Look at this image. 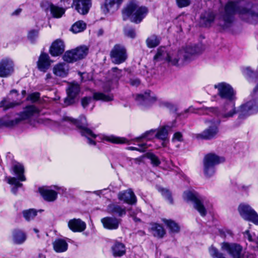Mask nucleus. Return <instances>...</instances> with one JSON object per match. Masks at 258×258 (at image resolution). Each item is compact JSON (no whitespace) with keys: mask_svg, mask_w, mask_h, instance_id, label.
I'll use <instances>...</instances> for the list:
<instances>
[{"mask_svg":"<svg viewBox=\"0 0 258 258\" xmlns=\"http://www.w3.org/2000/svg\"><path fill=\"white\" fill-rule=\"evenodd\" d=\"M238 13L240 18L252 24H258V4L244 1H229L219 16V25L223 29L231 26L234 15Z\"/></svg>","mask_w":258,"mask_h":258,"instance_id":"f257e3e1","label":"nucleus"},{"mask_svg":"<svg viewBox=\"0 0 258 258\" xmlns=\"http://www.w3.org/2000/svg\"><path fill=\"white\" fill-rule=\"evenodd\" d=\"M199 46H187L178 50L168 52L166 62L170 65L180 67L188 62L192 56L200 53Z\"/></svg>","mask_w":258,"mask_h":258,"instance_id":"f03ea898","label":"nucleus"},{"mask_svg":"<svg viewBox=\"0 0 258 258\" xmlns=\"http://www.w3.org/2000/svg\"><path fill=\"white\" fill-rule=\"evenodd\" d=\"M61 123L64 125H67V123L75 125L81 135L87 139V143L90 145H96L94 139L97 136L88 128V124L85 116H81L79 119L76 120L72 117L64 116L62 119Z\"/></svg>","mask_w":258,"mask_h":258,"instance_id":"7ed1b4c3","label":"nucleus"},{"mask_svg":"<svg viewBox=\"0 0 258 258\" xmlns=\"http://www.w3.org/2000/svg\"><path fill=\"white\" fill-rule=\"evenodd\" d=\"M148 12L146 7L140 5L136 1H132L122 10L123 19L125 20L130 17L132 22L139 24L146 17Z\"/></svg>","mask_w":258,"mask_h":258,"instance_id":"20e7f679","label":"nucleus"},{"mask_svg":"<svg viewBox=\"0 0 258 258\" xmlns=\"http://www.w3.org/2000/svg\"><path fill=\"white\" fill-rule=\"evenodd\" d=\"M239 118L244 119L258 112V94L251 92L248 100L241 104L238 111Z\"/></svg>","mask_w":258,"mask_h":258,"instance_id":"39448f33","label":"nucleus"},{"mask_svg":"<svg viewBox=\"0 0 258 258\" xmlns=\"http://www.w3.org/2000/svg\"><path fill=\"white\" fill-rule=\"evenodd\" d=\"M183 198L185 201L192 202L194 207L201 216L204 217L206 215L207 209L204 206L206 201L198 193L195 191L186 190L183 194Z\"/></svg>","mask_w":258,"mask_h":258,"instance_id":"423d86ee","label":"nucleus"},{"mask_svg":"<svg viewBox=\"0 0 258 258\" xmlns=\"http://www.w3.org/2000/svg\"><path fill=\"white\" fill-rule=\"evenodd\" d=\"M234 100L227 101L219 110L217 107L207 108L208 111L219 116L221 118L227 120L233 117L237 113Z\"/></svg>","mask_w":258,"mask_h":258,"instance_id":"0eeeda50","label":"nucleus"},{"mask_svg":"<svg viewBox=\"0 0 258 258\" xmlns=\"http://www.w3.org/2000/svg\"><path fill=\"white\" fill-rule=\"evenodd\" d=\"M224 159L214 153L206 155L203 160L204 172L206 176L211 177L215 172V166L224 162Z\"/></svg>","mask_w":258,"mask_h":258,"instance_id":"6e6552de","label":"nucleus"},{"mask_svg":"<svg viewBox=\"0 0 258 258\" xmlns=\"http://www.w3.org/2000/svg\"><path fill=\"white\" fill-rule=\"evenodd\" d=\"M214 88L217 90V95L221 99L226 101L235 100L236 92L229 84L219 82L215 84Z\"/></svg>","mask_w":258,"mask_h":258,"instance_id":"1a4fd4ad","label":"nucleus"},{"mask_svg":"<svg viewBox=\"0 0 258 258\" xmlns=\"http://www.w3.org/2000/svg\"><path fill=\"white\" fill-rule=\"evenodd\" d=\"M174 126L172 123L171 125H166L158 129L157 132L155 133V131H150L146 132L141 136L134 139V140L139 142L140 140L146 139L148 140L152 139L154 137L158 139L165 141L168 139V132L171 131Z\"/></svg>","mask_w":258,"mask_h":258,"instance_id":"9d476101","label":"nucleus"},{"mask_svg":"<svg viewBox=\"0 0 258 258\" xmlns=\"http://www.w3.org/2000/svg\"><path fill=\"white\" fill-rule=\"evenodd\" d=\"M206 123H209L208 127L205 129L201 133L196 135V138L198 139L204 140H212L215 139L219 132L218 126L220 123L218 120H206Z\"/></svg>","mask_w":258,"mask_h":258,"instance_id":"9b49d317","label":"nucleus"},{"mask_svg":"<svg viewBox=\"0 0 258 258\" xmlns=\"http://www.w3.org/2000/svg\"><path fill=\"white\" fill-rule=\"evenodd\" d=\"M88 53V48L86 46H80L70 51H67L63 56V59L68 62H73L84 58Z\"/></svg>","mask_w":258,"mask_h":258,"instance_id":"f8f14e48","label":"nucleus"},{"mask_svg":"<svg viewBox=\"0 0 258 258\" xmlns=\"http://www.w3.org/2000/svg\"><path fill=\"white\" fill-rule=\"evenodd\" d=\"M238 210L242 218L258 225V214L249 205L241 204Z\"/></svg>","mask_w":258,"mask_h":258,"instance_id":"ddd939ff","label":"nucleus"},{"mask_svg":"<svg viewBox=\"0 0 258 258\" xmlns=\"http://www.w3.org/2000/svg\"><path fill=\"white\" fill-rule=\"evenodd\" d=\"M112 62L114 64H120L124 62L127 57L125 48L120 44L115 45L110 53Z\"/></svg>","mask_w":258,"mask_h":258,"instance_id":"4468645a","label":"nucleus"},{"mask_svg":"<svg viewBox=\"0 0 258 258\" xmlns=\"http://www.w3.org/2000/svg\"><path fill=\"white\" fill-rule=\"evenodd\" d=\"M15 63L10 57H4L0 60V77L7 78L14 72Z\"/></svg>","mask_w":258,"mask_h":258,"instance_id":"2eb2a0df","label":"nucleus"},{"mask_svg":"<svg viewBox=\"0 0 258 258\" xmlns=\"http://www.w3.org/2000/svg\"><path fill=\"white\" fill-rule=\"evenodd\" d=\"M221 248L227 252L232 258H241L242 247L238 244L224 242L221 244Z\"/></svg>","mask_w":258,"mask_h":258,"instance_id":"dca6fc26","label":"nucleus"},{"mask_svg":"<svg viewBox=\"0 0 258 258\" xmlns=\"http://www.w3.org/2000/svg\"><path fill=\"white\" fill-rule=\"evenodd\" d=\"M61 187L57 185L50 187H42L39 188V191L43 198L48 202H53L57 198V192L61 189Z\"/></svg>","mask_w":258,"mask_h":258,"instance_id":"f3484780","label":"nucleus"},{"mask_svg":"<svg viewBox=\"0 0 258 258\" xmlns=\"http://www.w3.org/2000/svg\"><path fill=\"white\" fill-rule=\"evenodd\" d=\"M123 0H105L104 5L101 7L104 14L114 13L120 7Z\"/></svg>","mask_w":258,"mask_h":258,"instance_id":"a211bd4d","label":"nucleus"},{"mask_svg":"<svg viewBox=\"0 0 258 258\" xmlns=\"http://www.w3.org/2000/svg\"><path fill=\"white\" fill-rule=\"evenodd\" d=\"M68 226L74 232H81L85 230L86 224L80 219L74 218L68 221Z\"/></svg>","mask_w":258,"mask_h":258,"instance_id":"6ab92c4d","label":"nucleus"},{"mask_svg":"<svg viewBox=\"0 0 258 258\" xmlns=\"http://www.w3.org/2000/svg\"><path fill=\"white\" fill-rule=\"evenodd\" d=\"M73 6L80 14L85 15L91 7V0H74Z\"/></svg>","mask_w":258,"mask_h":258,"instance_id":"aec40b11","label":"nucleus"},{"mask_svg":"<svg viewBox=\"0 0 258 258\" xmlns=\"http://www.w3.org/2000/svg\"><path fill=\"white\" fill-rule=\"evenodd\" d=\"M26 239L27 234L23 230L20 229H15L12 231L11 240L14 244H22Z\"/></svg>","mask_w":258,"mask_h":258,"instance_id":"412c9836","label":"nucleus"},{"mask_svg":"<svg viewBox=\"0 0 258 258\" xmlns=\"http://www.w3.org/2000/svg\"><path fill=\"white\" fill-rule=\"evenodd\" d=\"M101 222L105 229L115 230L118 228L120 220L115 217H106L101 219Z\"/></svg>","mask_w":258,"mask_h":258,"instance_id":"4be33fe9","label":"nucleus"},{"mask_svg":"<svg viewBox=\"0 0 258 258\" xmlns=\"http://www.w3.org/2000/svg\"><path fill=\"white\" fill-rule=\"evenodd\" d=\"M118 198L119 200L131 205H133L137 202L136 197L131 189L119 192Z\"/></svg>","mask_w":258,"mask_h":258,"instance_id":"5701e85b","label":"nucleus"},{"mask_svg":"<svg viewBox=\"0 0 258 258\" xmlns=\"http://www.w3.org/2000/svg\"><path fill=\"white\" fill-rule=\"evenodd\" d=\"M64 51V44L63 41L58 39L55 40L50 48V53L53 56L61 54Z\"/></svg>","mask_w":258,"mask_h":258,"instance_id":"b1692460","label":"nucleus"},{"mask_svg":"<svg viewBox=\"0 0 258 258\" xmlns=\"http://www.w3.org/2000/svg\"><path fill=\"white\" fill-rule=\"evenodd\" d=\"M136 99L140 104L146 105L156 101V98L151 95V92L150 91H147L144 94H138Z\"/></svg>","mask_w":258,"mask_h":258,"instance_id":"393cba45","label":"nucleus"},{"mask_svg":"<svg viewBox=\"0 0 258 258\" xmlns=\"http://www.w3.org/2000/svg\"><path fill=\"white\" fill-rule=\"evenodd\" d=\"M12 170L13 173L16 176V179L20 181H25L26 178L25 176V169L24 166L20 163H14L12 167Z\"/></svg>","mask_w":258,"mask_h":258,"instance_id":"a878e982","label":"nucleus"},{"mask_svg":"<svg viewBox=\"0 0 258 258\" xmlns=\"http://www.w3.org/2000/svg\"><path fill=\"white\" fill-rule=\"evenodd\" d=\"M50 65V62L48 55L45 53H42L37 61V67L39 70L45 72L48 69Z\"/></svg>","mask_w":258,"mask_h":258,"instance_id":"bb28decb","label":"nucleus"},{"mask_svg":"<svg viewBox=\"0 0 258 258\" xmlns=\"http://www.w3.org/2000/svg\"><path fill=\"white\" fill-rule=\"evenodd\" d=\"M113 94L107 92H95L93 94V99L96 101H101L104 102H109L113 100Z\"/></svg>","mask_w":258,"mask_h":258,"instance_id":"cd10ccee","label":"nucleus"},{"mask_svg":"<svg viewBox=\"0 0 258 258\" xmlns=\"http://www.w3.org/2000/svg\"><path fill=\"white\" fill-rule=\"evenodd\" d=\"M241 72L249 83L254 82L258 79V72L252 70L250 67L242 68Z\"/></svg>","mask_w":258,"mask_h":258,"instance_id":"c85d7f7f","label":"nucleus"},{"mask_svg":"<svg viewBox=\"0 0 258 258\" xmlns=\"http://www.w3.org/2000/svg\"><path fill=\"white\" fill-rule=\"evenodd\" d=\"M69 71V65L65 63H60L56 64L53 69V73L57 76L65 77L68 74Z\"/></svg>","mask_w":258,"mask_h":258,"instance_id":"c756f323","label":"nucleus"},{"mask_svg":"<svg viewBox=\"0 0 258 258\" xmlns=\"http://www.w3.org/2000/svg\"><path fill=\"white\" fill-rule=\"evenodd\" d=\"M67 94L68 97L69 98V103H67L68 99H65V103L67 104L71 103L73 99L78 95L80 91V87L77 83H72L70 85L68 89H67Z\"/></svg>","mask_w":258,"mask_h":258,"instance_id":"7c9ffc66","label":"nucleus"},{"mask_svg":"<svg viewBox=\"0 0 258 258\" xmlns=\"http://www.w3.org/2000/svg\"><path fill=\"white\" fill-rule=\"evenodd\" d=\"M111 251L114 256L120 257L125 253V246L123 243L115 241L111 246Z\"/></svg>","mask_w":258,"mask_h":258,"instance_id":"2f4dec72","label":"nucleus"},{"mask_svg":"<svg viewBox=\"0 0 258 258\" xmlns=\"http://www.w3.org/2000/svg\"><path fill=\"white\" fill-rule=\"evenodd\" d=\"M102 141H106L113 144H127L128 140L123 137H118L114 135H102L100 137Z\"/></svg>","mask_w":258,"mask_h":258,"instance_id":"473e14b6","label":"nucleus"},{"mask_svg":"<svg viewBox=\"0 0 258 258\" xmlns=\"http://www.w3.org/2000/svg\"><path fill=\"white\" fill-rule=\"evenodd\" d=\"M168 53L165 47L159 48L153 58L154 62H166Z\"/></svg>","mask_w":258,"mask_h":258,"instance_id":"72a5a7b5","label":"nucleus"},{"mask_svg":"<svg viewBox=\"0 0 258 258\" xmlns=\"http://www.w3.org/2000/svg\"><path fill=\"white\" fill-rule=\"evenodd\" d=\"M54 251L58 253L63 252L68 249V244L66 241L62 239H56L53 242Z\"/></svg>","mask_w":258,"mask_h":258,"instance_id":"f704fd0d","label":"nucleus"},{"mask_svg":"<svg viewBox=\"0 0 258 258\" xmlns=\"http://www.w3.org/2000/svg\"><path fill=\"white\" fill-rule=\"evenodd\" d=\"M39 109L34 105L27 106L22 112L21 117L22 119H28L35 114L38 113Z\"/></svg>","mask_w":258,"mask_h":258,"instance_id":"c9c22d12","label":"nucleus"},{"mask_svg":"<svg viewBox=\"0 0 258 258\" xmlns=\"http://www.w3.org/2000/svg\"><path fill=\"white\" fill-rule=\"evenodd\" d=\"M107 210L108 213L116 214L119 216H122L126 214L125 208L114 204H109L107 207Z\"/></svg>","mask_w":258,"mask_h":258,"instance_id":"e433bc0d","label":"nucleus"},{"mask_svg":"<svg viewBox=\"0 0 258 258\" xmlns=\"http://www.w3.org/2000/svg\"><path fill=\"white\" fill-rule=\"evenodd\" d=\"M150 229L153 235L158 238L163 237L165 234V230L163 227L157 223L151 224Z\"/></svg>","mask_w":258,"mask_h":258,"instance_id":"4c0bfd02","label":"nucleus"},{"mask_svg":"<svg viewBox=\"0 0 258 258\" xmlns=\"http://www.w3.org/2000/svg\"><path fill=\"white\" fill-rule=\"evenodd\" d=\"M49 9L52 17L55 18L61 17L65 13V9L52 4L50 5Z\"/></svg>","mask_w":258,"mask_h":258,"instance_id":"58836bf2","label":"nucleus"},{"mask_svg":"<svg viewBox=\"0 0 258 258\" xmlns=\"http://www.w3.org/2000/svg\"><path fill=\"white\" fill-rule=\"evenodd\" d=\"M6 180L9 184L14 185L11 189L12 192L14 194H16L18 188L23 185V184L20 183V181L18 180L15 177H7Z\"/></svg>","mask_w":258,"mask_h":258,"instance_id":"ea45409f","label":"nucleus"},{"mask_svg":"<svg viewBox=\"0 0 258 258\" xmlns=\"http://www.w3.org/2000/svg\"><path fill=\"white\" fill-rule=\"evenodd\" d=\"M162 221L166 225L172 233H178L180 231V227L177 223L171 220L162 219Z\"/></svg>","mask_w":258,"mask_h":258,"instance_id":"a19ab883","label":"nucleus"},{"mask_svg":"<svg viewBox=\"0 0 258 258\" xmlns=\"http://www.w3.org/2000/svg\"><path fill=\"white\" fill-rule=\"evenodd\" d=\"M243 234L245 239H247L250 242L249 246L254 248L256 247L255 243H258L257 241L258 239V235H256L255 234H251L249 233L248 230L245 231L243 233Z\"/></svg>","mask_w":258,"mask_h":258,"instance_id":"79ce46f5","label":"nucleus"},{"mask_svg":"<svg viewBox=\"0 0 258 258\" xmlns=\"http://www.w3.org/2000/svg\"><path fill=\"white\" fill-rule=\"evenodd\" d=\"M110 73L112 77V81L115 83H117L124 74L122 70L118 69L117 67L112 68L110 71Z\"/></svg>","mask_w":258,"mask_h":258,"instance_id":"37998d69","label":"nucleus"},{"mask_svg":"<svg viewBox=\"0 0 258 258\" xmlns=\"http://www.w3.org/2000/svg\"><path fill=\"white\" fill-rule=\"evenodd\" d=\"M86 28V23L82 21H79L73 25L71 30L74 33H78L83 31Z\"/></svg>","mask_w":258,"mask_h":258,"instance_id":"c03bdc74","label":"nucleus"},{"mask_svg":"<svg viewBox=\"0 0 258 258\" xmlns=\"http://www.w3.org/2000/svg\"><path fill=\"white\" fill-rule=\"evenodd\" d=\"M146 43L148 47H155L159 45L160 43V39L157 36L153 35L147 38L146 40Z\"/></svg>","mask_w":258,"mask_h":258,"instance_id":"a18cd8bd","label":"nucleus"},{"mask_svg":"<svg viewBox=\"0 0 258 258\" xmlns=\"http://www.w3.org/2000/svg\"><path fill=\"white\" fill-rule=\"evenodd\" d=\"M23 216L26 221L33 220L37 215V212L33 209L24 210L22 212Z\"/></svg>","mask_w":258,"mask_h":258,"instance_id":"49530a36","label":"nucleus"},{"mask_svg":"<svg viewBox=\"0 0 258 258\" xmlns=\"http://www.w3.org/2000/svg\"><path fill=\"white\" fill-rule=\"evenodd\" d=\"M209 252L212 258H225L223 253L213 245L209 247Z\"/></svg>","mask_w":258,"mask_h":258,"instance_id":"de8ad7c7","label":"nucleus"},{"mask_svg":"<svg viewBox=\"0 0 258 258\" xmlns=\"http://www.w3.org/2000/svg\"><path fill=\"white\" fill-rule=\"evenodd\" d=\"M18 122L19 119H17L15 120H8L7 117H4L0 118V126H11L18 123Z\"/></svg>","mask_w":258,"mask_h":258,"instance_id":"09e8293b","label":"nucleus"},{"mask_svg":"<svg viewBox=\"0 0 258 258\" xmlns=\"http://www.w3.org/2000/svg\"><path fill=\"white\" fill-rule=\"evenodd\" d=\"M158 190L161 193L162 195L165 198L170 204L173 203V199L170 191L166 188L160 187Z\"/></svg>","mask_w":258,"mask_h":258,"instance_id":"8fccbe9b","label":"nucleus"},{"mask_svg":"<svg viewBox=\"0 0 258 258\" xmlns=\"http://www.w3.org/2000/svg\"><path fill=\"white\" fill-rule=\"evenodd\" d=\"M201 18L207 24V23H211L214 21L215 16L212 12L205 13L204 14L202 15Z\"/></svg>","mask_w":258,"mask_h":258,"instance_id":"3c124183","label":"nucleus"},{"mask_svg":"<svg viewBox=\"0 0 258 258\" xmlns=\"http://www.w3.org/2000/svg\"><path fill=\"white\" fill-rule=\"evenodd\" d=\"M219 233L221 237L225 238L233 237V233L232 231L227 228H222L219 230Z\"/></svg>","mask_w":258,"mask_h":258,"instance_id":"603ef678","label":"nucleus"},{"mask_svg":"<svg viewBox=\"0 0 258 258\" xmlns=\"http://www.w3.org/2000/svg\"><path fill=\"white\" fill-rule=\"evenodd\" d=\"M124 33L126 36L131 38H134L136 36L135 29L130 27H125L124 28Z\"/></svg>","mask_w":258,"mask_h":258,"instance_id":"864d4df0","label":"nucleus"},{"mask_svg":"<svg viewBox=\"0 0 258 258\" xmlns=\"http://www.w3.org/2000/svg\"><path fill=\"white\" fill-rule=\"evenodd\" d=\"M16 105L15 102H10L7 99H4L0 102V107H4L5 110L14 107Z\"/></svg>","mask_w":258,"mask_h":258,"instance_id":"5fc2aeb1","label":"nucleus"},{"mask_svg":"<svg viewBox=\"0 0 258 258\" xmlns=\"http://www.w3.org/2000/svg\"><path fill=\"white\" fill-rule=\"evenodd\" d=\"M138 147H128L127 149L129 150H136L140 152H145L146 149L148 148V146L145 143H141L138 144Z\"/></svg>","mask_w":258,"mask_h":258,"instance_id":"6e6d98bb","label":"nucleus"},{"mask_svg":"<svg viewBox=\"0 0 258 258\" xmlns=\"http://www.w3.org/2000/svg\"><path fill=\"white\" fill-rule=\"evenodd\" d=\"M148 158L149 159H150L152 164L154 166H158L160 163V162L159 159L158 158V157L157 156H156L155 155H154L153 154H152V153L148 154Z\"/></svg>","mask_w":258,"mask_h":258,"instance_id":"4d7b16f0","label":"nucleus"},{"mask_svg":"<svg viewBox=\"0 0 258 258\" xmlns=\"http://www.w3.org/2000/svg\"><path fill=\"white\" fill-rule=\"evenodd\" d=\"M38 32L37 30H31L28 34V38L32 42H34L38 37Z\"/></svg>","mask_w":258,"mask_h":258,"instance_id":"13d9d810","label":"nucleus"},{"mask_svg":"<svg viewBox=\"0 0 258 258\" xmlns=\"http://www.w3.org/2000/svg\"><path fill=\"white\" fill-rule=\"evenodd\" d=\"M39 97L40 93L38 92H35L29 94L28 96L27 99L32 101V102H35L39 99Z\"/></svg>","mask_w":258,"mask_h":258,"instance_id":"bf43d9fd","label":"nucleus"},{"mask_svg":"<svg viewBox=\"0 0 258 258\" xmlns=\"http://www.w3.org/2000/svg\"><path fill=\"white\" fill-rule=\"evenodd\" d=\"M183 141L182 135L180 132L175 133L173 136L172 139V142L175 143L176 142H182Z\"/></svg>","mask_w":258,"mask_h":258,"instance_id":"052dcab7","label":"nucleus"},{"mask_svg":"<svg viewBox=\"0 0 258 258\" xmlns=\"http://www.w3.org/2000/svg\"><path fill=\"white\" fill-rule=\"evenodd\" d=\"M92 98L91 97H85L82 99L81 104L84 108L87 107L88 104L91 102Z\"/></svg>","mask_w":258,"mask_h":258,"instance_id":"680f3d73","label":"nucleus"},{"mask_svg":"<svg viewBox=\"0 0 258 258\" xmlns=\"http://www.w3.org/2000/svg\"><path fill=\"white\" fill-rule=\"evenodd\" d=\"M177 5L180 8L185 7L190 4V0H176Z\"/></svg>","mask_w":258,"mask_h":258,"instance_id":"e2e57ef3","label":"nucleus"},{"mask_svg":"<svg viewBox=\"0 0 258 258\" xmlns=\"http://www.w3.org/2000/svg\"><path fill=\"white\" fill-rule=\"evenodd\" d=\"M160 105L162 107H165L169 109H171L173 107V105L171 103L167 101L161 102Z\"/></svg>","mask_w":258,"mask_h":258,"instance_id":"0e129e2a","label":"nucleus"},{"mask_svg":"<svg viewBox=\"0 0 258 258\" xmlns=\"http://www.w3.org/2000/svg\"><path fill=\"white\" fill-rule=\"evenodd\" d=\"M130 83L132 86H138L140 84V81L138 79H132L130 80Z\"/></svg>","mask_w":258,"mask_h":258,"instance_id":"69168bd1","label":"nucleus"},{"mask_svg":"<svg viewBox=\"0 0 258 258\" xmlns=\"http://www.w3.org/2000/svg\"><path fill=\"white\" fill-rule=\"evenodd\" d=\"M241 258H256V255L252 253L245 252Z\"/></svg>","mask_w":258,"mask_h":258,"instance_id":"338daca9","label":"nucleus"},{"mask_svg":"<svg viewBox=\"0 0 258 258\" xmlns=\"http://www.w3.org/2000/svg\"><path fill=\"white\" fill-rule=\"evenodd\" d=\"M251 92L258 94V79L256 82V85Z\"/></svg>","mask_w":258,"mask_h":258,"instance_id":"774afa93","label":"nucleus"}]
</instances>
